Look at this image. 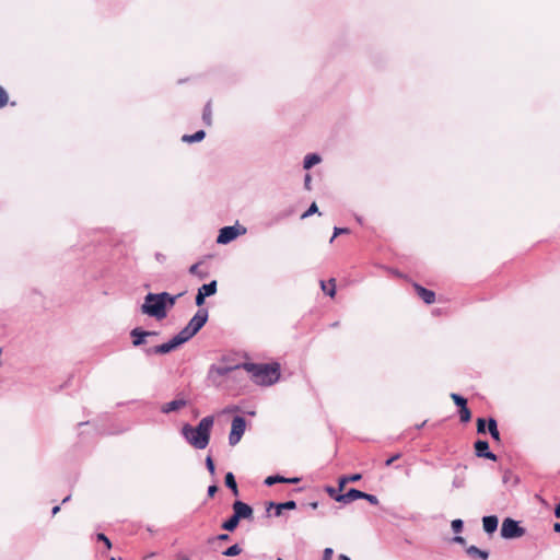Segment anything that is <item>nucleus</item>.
I'll return each mask as SVG.
<instances>
[{
  "label": "nucleus",
  "instance_id": "f257e3e1",
  "mask_svg": "<svg viewBox=\"0 0 560 560\" xmlns=\"http://www.w3.org/2000/svg\"><path fill=\"white\" fill-rule=\"evenodd\" d=\"M214 418L207 416L202 418L196 427L185 424L182 428V434L185 440L197 450H203L210 441V433L213 427Z\"/></svg>",
  "mask_w": 560,
  "mask_h": 560
},
{
  "label": "nucleus",
  "instance_id": "f03ea898",
  "mask_svg": "<svg viewBox=\"0 0 560 560\" xmlns=\"http://www.w3.org/2000/svg\"><path fill=\"white\" fill-rule=\"evenodd\" d=\"M242 368L252 374L256 384L260 385H272L280 376L278 364L243 363Z\"/></svg>",
  "mask_w": 560,
  "mask_h": 560
},
{
  "label": "nucleus",
  "instance_id": "7ed1b4c3",
  "mask_svg": "<svg viewBox=\"0 0 560 560\" xmlns=\"http://www.w3.org/2000/svg\"><path fill=\"white\" fill-rule=\"evenodd\" d=\"M167 292L161 293H148L144 298V302L141 305V312L145 315L155 317L156 319H163L167 315V304L165 300Z\"/></svg>",
  "mask_w": 560,
  "mask_h": 560
},
{
  "label": "nucleus",
  "instance_id": "20e7f679",
  "mask_svg": "<svg viewBox=\"0 0 560 560\" xmlns=\"http://www.w3.org/2000/svg\"><path fill=\"white\" fill-rule=\"evenodd\" d=\"M525 528L513 518L506 517L501 526V536L504 539H514L522 537L525 534Z\"/></svg>",
  "mask_w": 560,
  "mask_h": 560
},
{
  "label": "nucleus",
  "instance_id": "39448f33",
  "mask_svg": "<svg viewBox=\"0 0 560 560\" xmlns=\"http://www.w3.org/2000/svg\"><path fill=\"white\" fill-rule=\"evenodd\" d=\"M246 429V420L241 416H235L232 420L229 444L235 446L242 439Z\"/></svg>",
  "mask_w": 560,
  "mask_h": 560
},
{
  "label": "nucleus",
  "instance_id": "423d86ee",
  "mask_svg": "<svg viewBox=\"0 0 560 560\" xmlns=\"http://www.w3.org/2000/svg\"><path fill=\"white\" fill-rule=\"evenodd\" d=\"M209 313L207 308H199L196 314L190 318L187 328L192 332L197 334L207 323Z\"/></svg>",
  "mask_w": 560,
  "mask_h": 560
},
{
  "label": "nucleus",
  "instance_id": "0eeeda50",
  "mask_svg": "<svg viewBox=\"0 0 560 560\" xmlns=\"http://www.w3.org/2000/svg\"><path fill=\"white\" fill-rule=\"evenodd\" d=\"M475 454L477 457L487 458L495 462L498 456L489 451V443L486 440H477L474 444Z\"/></svg>",
  "mask_w": 560,
  "mask_h": 560
},
{
  "label": "nucleus",
  "instance_id": "6e6552de",
  "mask_svg": "<svg viewBox=\"0 0 560 560\" xmlns=\"http://www.w3.org/2000/svg\"><path fill=\"white\" fill-rule=\"evenodd\" d=\"M232 508L233 513L240 520H250L253 517V508L243 501H235Z\"/></svg>",
  "mask_w": 560,
  "mask_h": 560
},
{
  "label": "nucleus",
  "instance_id": "1a4fd4ad",
  "mask_svg": "<svg viewBox=\"0 0 560 560\" xmlns=\"http://www.w3.org/2000/svg\"><path fill=\"white\" fill-rule=\"evenodd\" d=\"M177 347H178V345L172 338L170 341H167L165 343H162V345H159V346L145 349L144 352H145L147 355H151V354H166V353L175 350Z\"/></svg>",
  "mask_w": 560,
  "mask_h": 560
},
{
  "label": "nucleus",
  "instance_id": "9d476101",
  "mask_svg": "<svg viewBox=\"0 0 560 560\" xmlns=\"http://www.w3.org/2000/svg\"><path fill=\"white\" fill-rule=\"evenodd\" d=\"M238 235V231L235 226H224L220 230L217 243L228 244L235 240Z\"/></svg>",
  "mask_w": 560,
  "mask_h": 560
},
{
  "label": "nucleus",
  "instance_id": "9b49d317",
  "mask_svg": "<svg viewBox=\"0 0 560 560\" xmlns=\"http://www.w3.org/2000/svg\"><path fill=\"white\" fill-rule=\"evenodd\" d=\"M362 497H363V491L351 488L348 492L341 493L340 495H338V498H336V501L348 504L354 500L361 499Z\"/></svg>",
  "mask_w": 560,
  "mask_h": 560
},
{
  "label": "nucleus",
  "instance_id": "f8f14e48",
  "mask_svg": "<svg viewBox=\"0 0 560 560\" xmlns=\"http://www.w3.org/2000/svg\"><path fill=\"white\" fill-rule=\"evenodd\" d=\"M150 330H143L140 327L133 328L130 331L132 338V345L139 347L145 342V338L149 337Z\"/></svg>",
  "mask_w": 560,
  "mask_h": 560
},
{
  "label": "nucleus",
  "instance_id": "ddd939ff",
  "mask_svg": "<svg viewBox=\"0 0 560 560\" xmlns=\"http://www.w3.org/2000/svg\"><path fill=\"white\" fill-rule=\"evenodd\" d=\"M186 405H187V400H185L184 398L174 399L170 402L164 404L161 407V411L163 413H170V412L177 411V410L182 409Z\"/></svg>",
  "mask_w": 560,
  "mask_h": 560
},
{
  "label": "nucleus",
  "instance_id": "4468645a",
  "mask_svg": "<svg viewBox=\"0 0 560 560\" xmlns=\"http://www.w3.org/2000/svg\"><path fill=\"white\" fill-rule=\"evenodd\" d=\"M240 368H242V364L241 365H235V366L214 365L213 364V365L210 366L209 374H210V376L217 375V376L223 377V376H226L233 370H236V369H240Z\"/></svg>",
  "mask_w": 560,
  "mask_h": 560
},
{
  "label": "nucleus",
  "instance_id": "2eb2a0df",
  "mask_svg": "<svg viewBox=\"0 0 560 560\" xmlns=\"http://www.w3.org/2000/svg\"><path fill=\"white\" fill-rule=\"evenodd\" d=\"M466 553L471 560H488L489 552L481 550L476 546H469L466 548Z\"/></svg>",
  "mask_w": 560,
  "mask_h": 560
},
{
  "label": "nucleus",
  "instance_id": "dca6fc26",
  "mask_svg": "<svg viewBox=\"0 0 560 560\" xmlns=\"http://www.w3.org/2000/svg\"><path fill=\"white\" fill-rule=\"evenodd\" d=\"M272 508L276 509V516H280L282 510H294L296 508V503L293 500L285 501L283 503L270 502L268 508H267V511H269Z\"/></svg>",
  "mask_w": 560,
  "mask_h": 560
},
{
  "label": "nucleus",
  "instance_id": "f3484780",
  "mask_svg": "<svg viewBox=\"0 0 560 560\" xmlns=\"http://www.w3.org/2000/svg\"><path fill=\"white\" fill-rule=\"evenodd\" d=\"M498 524H499V520L495 515H488V516H483V518H482L483 530L487 534L494 533L498 528Z\"/></svg>",
  "mask_w": 560,
  "mask_h": 560
},
{
  "label": "nucleus",
  "instance_id": "a211bd4d",
  "mask_svg": "<svg viewBox=\"0 0 560 560\" xmlns=\"http://www.w3.org/2000/svg\"><path fill=\"white\" fill-rule=\"evenodd\" d=\"M415 289L418 295L427 304H432L435 302V293L431 290H428L419 284H415Z\"/></svg>",
  "mask_w": 560,
  "mask_h": 560
},
{
  "label": "nucleus",
  "instance_id": "6ab92c4d",
  "mask_svg": "<svg viewBox=\"0 0 560 560\" xmlns=\"http://www.w3.org/2000/svg\"><path fill=\"white\" fill-rule=\"evenodd\" d=\"M195 336L187 326H185L177 335L173 337L175 342L178 345V347L185 342H187L189 339H191Z\"/></svg>",
  "mask_w": 560,
  "mask_h": 560
},
{
  "label": "nucleus",
  "instance_id": "aec40b11",
  "mask_svg": "<svg viewBox=\"0 0 560 560\" xmlns=\"http://www.w3.org/2000/svg\"><path fill=\"white\" fill-rule=\"evenodd\" d=\"M217 281L212 280L209 283L202 284L198 291L201 292L206 298L214 295L217 293Z\"/></svg>",
  "mask_w": 560,
  "mask_h": 560
},
{
  "label": "nucleus",
  "instance_id": "412c9836",
  "mask_svg": "<svg viewBox=\"0 0 560 560\" xmlns=\"http://www.w3.org/2000/svg\"><path fill=\"white\" fill-rule=\"evenodd\" d=\"M488 432L490 433L491 438L494 441H497V442L501 441L500 432L498 430V423H497V420L494 418H489L488 419Z\"/></svg>",
  "mask_w": 560,
  "mask_h": 560
},
{
  "label": "nucleus",
  "instance_id": "4be33fe9",
  "mask_svg": "<svg viewBox=\"0 0 560 560\" xmlns=\"http://www.w3.org/2000/svg\"><path fill=\"white\" fill-rule=\"evenodd\" d=\"M240 518L233 513L231 517L224 521L221 527L226 532H234L240 523Z\"/></svg>",
  "mask_w": 560,
  "mask_h": 560
},
{
  "label": "nucleus",
  "instance_id": "5701e85b",
  "mask_svg": "<svg viewBox=\"0 0 560 560\" xmlns=\"http://www.w3.org/2000/svg\"><path fill=\"white\" fill-rule=\"evenodd\" d=\"M319 162H320V156L316 153H311L304 158L303 167L305 170H310L311 167L318 164Z\"/></svg>",
  "mask_w": 560,
  "mask_h": 560
},
{
  "label": "nucleus",
  "instance_id": "b1692460",
  "mask_svg": "<svg viewBox=\"0 0 560 560\" xmlns=\"http://www.w3.org/2000/svg\"><path fill=\"white\" fill-rule=\"evenodd\" d=\"M206 137V132L203 130H198L194 135H184L182 140L184 142L192 143V142H199L203 140Z\"/></svg>",
  "mask_w": 560,
  "mask_h": 560
},
{
  "label": "nucleus",
  "instance_id": "393cba45",
  "mask_svg": "<svg viewBox=\"0 0 560 560\" xmlns=\"http://www.w3.org/2000/svg\"><path fill=\"white\" fill-rule=\"evenodd\" d=\"M225 486L232 490L234 495H238L237 483L232 472H228L224 478Z\"/></svg>",
  "mask_w": 560,
  "mask_h": 560
},
{
  "label": "nucleus",
  "instance_id": "a878e982",
  "mask_svg": "<svg viewBox=\"0 0 560 560\" xmlns=\"http://www.w3.org/2000/svg\"><path fill=\"white\" fill-rule=\"evenodd\" d=\"M360 479H361L360 474L341 477L339 479V490L341 491L343 489V487L346 486V483L355 482V481H359Z\"/></svg>",
  "mask_w": 560,
  "mask_h": 560
},
{
  "label": "nucleus",
  "instance_id": "bb28decb",
  "mask_svg": "<svg viewBox=\"0 0 560 560\" xmlns=\"http://www.w3.org/2000/svg\"><path fill=\"white\" fill-rule=\"evenodd\" d=\"M202 120L207 126H211L212 124V108L211 101H209L202 112Z\"/></svg>",
  "mask_w": 560,
  "mask_h": 560
},
{
  "label": "nucleus",
  "instance_id": "cd10ccee",
  "mask_svg": "<svg viewBox=\"0 0 560 560\" xmlns=\"http://www.w3.org/2000/svg\"><path fill=\"white\" fill-rule=\"evenodd\" d=\"M320 285H322V290L326 294H328L331 298L335 295V293H336L335 279H330L329 280V288H328V285L324 281H320Z\"/></svg>",
  "mask_w": 560,
  "mask_h": 560
},
{
  "label": "nucleus",
  "instance_id": "c85d7f7f",
  "mask_svg": "<svg viewBox=\"0 0 560 560\" xmlns=\"http://www.w3.org/2000/svg\"><path fill=\"white\" fill-rule=\"evenodd\" d=\"M241 552H242V548L237 544H234V545L230 546L229 548H226L222 553L225 557H235V556H238Z\"/></svg>",
  "mask_w": 560,
  "mask_h": 560
},
{
  "label": "nucleus",
  "instance_id": "c756f323",
  "mask_svg": "<svg viewBox=\"0 0 560 560\" xmlns=\"http://www.w3.org/2000/svg\"><path fill=\"white\" fill-rule=\"evenodd\" d=\"M283 481H287L285 477L280 476V475H273V476H269V477H267L265 479V485L270 487V486H273V485H276L278 482H282L283 483Z\"/></svg>",
  "mask_w": 560,
  "mask_h": 560
},
{
  "label": "nucleus",
  "instance_id": "7c9ffc66",
  "mask_svg": "<svg viewBox=\"0 0 560 560\" xmlns=\"http://www.w3.org/2000/svg\"><path fill=\"white\" fill-rule=\"evenodd\" d=\"M471 418V412L467 405L459 408V419L462 422H468Z\"/></svg>",
  "mask_w": 560,
  "mask_h": 560
},
{
  "label": "nucleus",
  "instance_id": "2f4dec72",
  "mask_svg": "<svg viewBox=\"0 0 560 560\" xmlns=\"http://www.w3.org/2000/svg\"><path fill=\"white\" fill-rule=\"evenodd\" d=\"M451 398L453 399L454 404L460 408V407H464L467 405V399L464 398L463 396L458 395V394H455V393H452L451 394Z\"/></svg>",
  "mask_w": 560,
  "mask_h": 560
},
{
  "label": "nucleus",
  "instance_id": "473e14b6",
  "mask_svg": "<svg viewBox=\"0 0 560 560\" xmlns=\"http://www.w3.org/2000/svg\"><path fill=\"white\" fill-rule=\"evenodd\" d=\"M488 429V421H486L483 418L477 419V432L479 434H485Z\"/></svg>",
  "mask_w": 560,
  "mask_h": 560
},
{
  "label": "nucleus",
  "instance_id": "72a5a7b5",
  "mask_svg": "<svg viewBox=\"0 0 560 560\" xmlns=\"http://www.w3.org/2000/svg\"><path fill=\"white\" fill-rule=\"evenodd\" d=\"M199 266H200V262L191 265L190 268H189V272L191 275L198 276L200 279H203V278H206L207 273L206 272H200L199 271Z\"/></svg>",
  "mask_w": 560,
  "mask_h": 560
},
{
  "label": "nucleus",
  "instance_id": "f704fd0d",
  "mask_svg": "<svg viewBox=\"0 0 560 560\" xmlns=\"http://www.w3.org/2000/svg\"><path fill=\"white\" fill-rule=\"evenodd\" d=\"M183 294H184V293H179V294H177V295H172V294H170V293L167 292V298H166V300H165V304H167V310H168V308H172V307L175 305L176 300H177L179 296H182Z\"/></svg>",
  "mask_w": 560,
  "mask_h": 560
},
{
  "label": "nucleus",
  "instance_id": "c9c22d12",
  "mask_svg": "<svg viewBox=\"0 0 560 560\" xmlns=\"http://www.w3.org/2000/svg\"><path fill=\"white\" fill-rule=\"evenodd\" d=\"M451 527L454 533H460L464 527V522L460 518H456L452 521Z\"/></svg>",
  "mask_w": 560,
  "mask_h": 560
},
{
  "label": "nucleus",
  "instance_id": "e433bc0d",
  "mask_svg": "<svg viewBox=\"0 0 560 560\" xmlns=\"http://www.w3.org/2000/svg\"><path fill=\"white\" fill-rule=\"evenodd\" d=\"M9 102V96L5 90L0 85V108H3Z\"/></svg>",
  "mask_w": 560,
  "mask_h": 560
},
{
  "label": "nucleus",
  "instance_id": "4c0bfd02",
  "mask_svg": "<svg viewBox=\"0 0 560 560\" xmlns=\"http://www.w3.org/2000/svg\"><path fill=\"white\" fill-rule=\"evenodd\" d=\"M206 467L209 470V472L211 474V476H214V474H215V466H214V462H213V459H212V457L210 455H208L206 457Z\"/></svg>",
  "mask_w": 560,
  "mask_h": 560
},
{
  "label": "nucleus",
  "instance_id": "58836bf2",
  "mask_svg": "<svg viewBox=\"0 0 560 560\" xmlns=\"http://www.w3.org/2000/svg\"><path fill=\"white\" fill-rule=\"evenodd\" d=\"M349 232H350V231H349V229H347V228H337V226H336V228L334 229V234H332V236H331V238H330V241H329V242H330V243H332V242H334V240H335L338 235H341V234H348Z\"/></svg>",
  "mask_w": 560,
  "mask_h": 560
},
{
  "label": "nucleus",
  "instance_id": "ea45409f",
  "mask_svg": "<svg viewBox=\"0 0 560 560\" xmlns=\"http://www.w3.org/2000/svg\"><path fill=\"white\" fill-rule=\"evenodd\" d=\"M96 538H97L98 541L104 542L107 549L112 548V542H110L109 538L105 534L100 533V534H97Z\"/></svg>",
  "mask_w": 560,
  "mask_h": 560
},
{
  "label": "nucleus",
  "instance_id": "a19ab883",
  "mask_svg": "<svg viewBox=\"0 0 560 560\" xmlns=\"http://www.w3.org/2000/svg\"><path fill=\"white\" fill-rule=\"evenodd\" d=\"M318 211L317 205L313 202L310 208L302 214V219L307 218Z\"/></svg>",
  "mask_w": 560,
  "mask_h": 560
},
{
  "label": "nucleus",
  "instance_id": "79ce46f5",
  "mask_svg": "<svg viewBox=\"0 0 560 560\" xmlns=\"http://www.w3.org/2000/svg\"><path fill=\"white\" fill-rule=\"evenodd\" d=\"M361 499H364V500L369 501L373 505L378 504V499L374 494H370V493L363 492V497Z\"/></svg>",
  "mask_w": 560,
  "mask_h": 560
},
{
  "label": "nucleus",
  "instance_id": "37998d69",
  "mask_svg": "<svg viewBox=\"0 0 560 560\" xmlns=\"http://www.w3.org/2000/svg\"><path fill=\"white\" fill-rule=\"evenodd\" d=\"M206 296L201 292H197L195 298V303L199 308H202L201 306L205 304Z\"/></svg>",
  "mask_w": 560,
  "mask_h": 560
},
{
  "label": "nucleus",
  "instance_id": "c03bdc74",
  "mask_svg": "<svg viewBox=\"0 0 560 560\" xmlns=\"http://www.w3.org/2000/svg\"><path fill=\"white\" fill-rule=\"evenodd\" d=\"M325 490H326V492L328 493V495H329L330 498H332L335 501H336V498H338V495H340V494H341V493H338V492H337V489H335V488H334V487H331V486H327V487L325 488Z\"/></svg>",
  "mask_w": 560,
  "mask_h": 560
},
{
  "label": "nucleus",
  "instance_id": "a18cd8bd",
  "mask_svg": "<svg viewBox=\"0 0 560 560\" xmlns=\"http://www.w3.org/2000/svg\"><path fill=\"white\" fill-rule=\"evenodd\" d=\"M464 483H465L464 477L456 476L453 479V487H455V488H462V487H464Z\"/></svg>",
  "mask_w": 560,
  "mask_h": 560
},
{
  "label": "nucleus",
  "instance_id": "49530a36",
  "mask_svg": "<svg viewBox=\"0 0 560 560\" xmlns=\"http://www.w3.org/2000/svg\"><path fill=\"white\" fill-rule=\"evenodd\" d=\"M401 457V454L400 453H396L394 454L392 457H389L386 462H385V465L386 466H390L395 460L399 459Z\"/></svg>",
  "mask_w": 560,
  "mask_h": 560
},
{
  "label": "nucleus",
  "instance_id": "de8ad7c7",
  "mask_svg": "<svg viewBox=\"0 0 560 560\" xmlns=\"http://www.w3.org/2000/svg\"><path fill=\"white\" fill-rule=\"evenodd\" d=\"M332 549L326 548L322 560H331Z\"/></svg>",
  "mask_w": 560,
  "mask_h": 560
},
{
  "label": "nucleus",
  "instance_id": "09e8293b",
  "mask_svg": "<svg viewBox=\"0 0 560 560\" xmlns=\"http://www.w3.org/2000/svg\"><path fill=\"white\" fill-rule=\"evenodd\" d=\"M218 491V487L215 485H211L208 487V495L213 497L215 492Z\"/></svg>",
  "mask_w": 560,
  "mask_h": 560
},
{
  "label": "nucleus",
  "instance_id": "8fccbe9b",
  "mask_svg": "<svg viewBox=\"0 0 560 560\" xmlns=\"http://www.w3.org/2000/svg\"><path fill=\"white\" fill-rule=\"evenodd\" d=\"M311 175L306 174L304 178V186L307 190H311Z\"/></svg>",
  "mask_w": 560,
  "mask_h": 560
},
{
  "label": "nucleus",
  "instance_id": "3c124183",
  "mask_svg": "<svg viewBox=\"0 0 560 560\" xmlns=\"http://www.w3.org/2000/svg\"><path fill=\"white\" fill-rule=\"evenodd\" d=\"M453 541H454V542H457V544H459V545H463V546H464V545H466V539H465L464 537H462V536H455V537L453 538Z\"/></svg>",
  "mask_w": 560,
  "mask_h": 560
},
{
  "label": "nucleus",
  "instance_id": "603ef678",
  "mask_svg": "<svg viewBox=\"0 0 560 560\" xmlns=\"http://www.w3.org/2000/svg\"><path fill=\"white\" fill-rule=\"evenodd\" d=\"M287 481H283V483H296L300 481L299 478L294 477V478H285Z\"/></svg>",
  "mask_w": 560,
  "mask_h": 560
},
{
  "label": "nucleus",
  "instance_id": "864d4df0",
  "mask_svg": "<svg viewBox=\"0 0 560 560\" xmlns=\"http://www.w3.org/2000/svg\"><path fill=\"white\" fill-rule=\"evenodd\" d=\"M555 516L557 518H560V503L556 505L555 508Z\"/></svg>",
  "mask_w": 560,
  "mask_h": 560
},
{
  "label": "nucleus",
  "instance_id": "5fc2aeb1",
  "mask_svg": "<svg viewBox=\"0 0 560 560\" xmlns=\"http://www.w3.org/2000/svg\"><path fill=\"white\" fill-rule=\"evenodd\" d=\"M230 536L228 534H220L218 535L217 539L219 540H228Z\"/></svg>",
  "mask_w": 560,
  "mask_h": 560
},
{
  "label": "nucleus",
  "instance_id": "6e6d98bb",
  "mask_svg": "<svg viewBox=\"0 0 560 560\" xmlns=\"http://www.w3.org/2000/svg\"><path fill=\"white\" fill-rule=\"evenodd\" d=\"M59 511H60V506L56 505V506L52 508L51 513H52V515H56Z\"/></svg>",
  "mask_w": 560,
  "mask_h": 560
},
{
  "label": "nucleus",
  "instance_id": "4d7b16f0",
  "mask_svg": "<svg viewBox=\"0 0 560 560\" xmlns=\"http://www.w3.org/2000/svg\"><path fill=\"white\" fill-rule=\"evenodd\" d=\"M553 530H555L556 533H560V523H555V525H553Z\"/></svg>",
  "mask_w": 560,
  "mask_h": 560
},
{
  "label": "nucleus",
  "instance_id": "13d9d810",
  "mask_svg": "<svg viewBox=\"0 0 560 560\" xmlns=\"http://www.w3.org/2000/svg\"><path fill=\"white\" fill-rule=\"evenodd\" d=\"M308 505H310L312 509H314V510H315V509H317V508H318V502H317V501H314V502H311Z\"/></svg>",
  "mask_w": 560,
  "mask_h": 560
},
{
  "label": "nucleus",
  "instance_id": "bf43d9fd",
  "mask_svg": "<svg viewBox=\"0 0 560 560\" xmlns=\"http://www.w3.org/2000/svg\"><path fill=\"white\" fill-rule=\"evenodd\" d=\"M338 560H351V559L348 556H346V555H340L338 557Z\"/></svg>",
  "mask_w": 560,
  "mask_h": 560
},
{
  "label": "nucleus",
  "instance_id": "052dcab7",
  "mask_svg": "<svg viewBox=\"0 0 560 560\" xmlns=\"http://www.w3.org/2000/svg\"><path fill=\"white\" fill-rule=\"evenodd\" d=\"M156 335H159L158 331H150V334H149V336H156Z\"/></svg>",
  "mask_w": 560,
  "mask_h": 560
},
{
  "label": "nucleus",
  "instance_id": "680f3d73",
  "mask_svg": "<svg viewBox=\"0 0 560 560\" xmlns=\"http://www.w3.org/2000/svg\"><path fill=\"white\" fill-rule=\"evenodd\" d=\"M69 500H70V497L68 495V497H66V498L62 500V503H66V502H68Z\"/></svg>",
  "mask_w": 560,
  "mask_h": 560
},
{
  "label": "nucleus",
  "instance_id": "e2e57ef3",
  "mask_svg": "<svg viewBox=\"0 0 560 560\" xmlns=\"http://www.w3.org/2000/svg\"><path fill=\"white\" fill-rule=\"evenodd\" d=\"M425 422H423L422 424H418V429L422 428L424 425Z\"/></svg>",
  "mask_w": 560,
  "mask_h": 560
},
{
  "label": "nucleus",
  "instance_id": "0e129e2a",
  "mask_svg": "<svg viewBox=\"0 0 560 560\" xmlns=\"http://www.w3.org/2000/svg\"><path fill=\"white\" fill-rule=\"evenodd\" d=\"M110 560H121V559L120 558L117 559V558L113 557V558H110Z\"/></svg>",
  "mask_w": 560,
  "mask_h": 560
},
{
  "label": "nucleus",
  "instance_id": "69168bd1",
  "mask_svg": "<svg viewBox=\"0 0 560 560\" xmlns=\"http://www.w3.org/2000/svg\"><path fill=\"white\" fill-rule=\"evenodd\" d=\"M277 560H283L282 558H278Z\"/></svg>",
  "mask_w": 560,
  "mask_h": 560
}]
</instances>
